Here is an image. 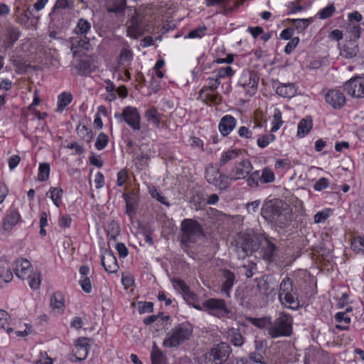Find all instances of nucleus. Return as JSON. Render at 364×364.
<instances>
[{"mask_svg": "<svg viewBox=\"0 0 364 364\" xmlns=\"http://www.w3.org/2000/svg\"><path fill=\"white\" fill-rule=\"evenodd\" d=\"M291 24L299 32L304 31L309 24L308 19H292L291 20Z\"/></svg>", "mask_w": 364, "mask_h": 364, "instance_id": "nucleus-54", "label": "nucleus"}, {"mask_svg": "<svg viewBox=\"0 0 364 364\" xmlns=\"http://www.w3.org/2000/svg\"><path fill=\"white\" fill-rule=\"evenodd\" d=\"M91 30V23L82 18L78 20L76 27L74 29V33L77 35L86 36Z\"/></svg>", "mask_w": 364, "mask_h": 364, "instance_id": "nucleus-30", "label": "nucleus"}, {"mask_svg": "<svg viewBox=\"0 0 364 364\" xmlns=\"http://www.w3.org/2000/svg\"><path fill=\"white\" fill-rule=\"evenodd\" d=\"M137 309L139 313L142 314L145 313H150L154 311V304L152 302L139 301L137 304Z\"/></svg>", "mask_w": 364, "mask_h": 364, "instance_id": "nucleus-55", "label": "nucleus"}, {"mask_svg": "<svg viewBox=\"0 0 364 364\" xmlns=\"http://www.w3.org/2000/svg\"><path fill=\"white\" fill-rule=\"evenodd\" d=\"M275 139V136L273 134H268L264 135H261L257 139V144L259 147L264 148L267 146L269 143L272 142Z\"/></svg>", "mask_w": 364, "mask_h": 364, "instance_id": "nucleus-47", "label": "nucleus"}, {"mask_svg": "<svg viewBox=\"0 0 364 364\" xmlns=\"http://www.w3.org/2000/svg\"><path fill=\"white\" fill-rule=\"evenodd\" d=\"M79 284H80L82 289L85 293H90L91 292V291H92V284H91V282H90V277H81L80 279V280H79Z\"/></svg>", "mask_w": 364, "mask_h": 364, "instance_id": "nucleus-60", "label": "nucleus"}, {"mask_svg": "<svg viewBox=\"0 0 364 364\" xmlns=\"http://www.w3.org/2000/svg\"><path fill=\"white\" fill-rule=\"evenodd\" d=\"M299 42V38L298 37H294L291 39V41L287 43L285 47L284 52L287 54H290L297 46Z\"/></svg>", "mask_w": 364, "mask_h": 364, "instance_id": "nucleus-64", "label": "nucleus"}, {"mask_svg": "<svg viewBox=\"0 0 364 364\" xmlns=\"http://www.w3.org/2000/svg\"><path fill=\"white\" fill-rule=\"evenodd\" d=\"M329 185L328 180L326 178H321L314 184V188L316 191H320L326 188Z\"/></svg>", "mask_w": 364, "mask_h": 364, "instance_id": "nucleus-63", "label": "nucleus"}, {"mask_svg": "<svg viewBox=\"0 0 364 364\" xmlns=\"http://www.w3.org/2000/svg\"><path fill=\"white\" fill-rule=\"evenodd\" d=\"M246 320L250 321L252 325L259 328H264L267 326L272 324L271 318L269 317H262V318H253V317H247Z\"/></svg>", "mask_w": 364, "mask_h": 364, "instance_id": "nucleus-39", "label": "nucleus"}, {"mask_svg": "<svg viewBox=\"0 0 364 364\" xmlns=\"http://www.w3.org/2000/svg\"><path fill=\"white\" fill-rule=\"evenodd\" d=\"M133 59V53L127 48H122L119 54V64L124 65Z\"/></svg>", "mask_w": 364, "mask_h": 364, "instance_id": "nucleus-49", "label": "nucleus"}, {"mask_svg": "<svg viewBox=\"0 0 364 364\" xmlns=\"http://www.w3.org/2000/svg\"><path fill=\"white\" fill-rule=\"evenodd\" d=\"M101 264L108 273H115L118 271L119 265L116 257L111 251L105 250L101 255Z\"/></svg>", "mask_w": 364, "mask_h": 364, "instance_id": "nucleus-17", "label": "nucleus"}, {"mask_svg": "<svg viewBox=\"0 0 364 364\" xmlns=\"http://www.w3.org/2000/svg\"><path fill=\"white\" fill-rule=\"evenodd\" d=\"M347 93L354 97H364V77H355L344 84Z\"/></svg>", "mask_w": 364, "mask_h": 364, "instance_id": "nucleus-11", "label": "nucleus"}, {"mask_svg": "<svg viewBox=\"0 0 364 364\" xmlns=\"http://www.w3.org/2000/svg\"><path fill=\"white\" fill-rule=\"evenodd\" d=\"M13 269L17 277L24 280L31 277V273L33 272L31 262L23 258L17 259L13 264Z\"/></svg>", "mask_w": 364, "mask_h": 364, "instance_id": "nucleus-13", "label": "nucleus"}, {"mask_svg": "<svg viewBox=\"0 0 364 364\" xmlns=\"http://www.w3.org/2000/svg\"><path fill=\"white\" fill-rule=\"evenodd\" d=\"M180 242L183 247H189L204 236L202 225L196 220L184 219L181 223Z\"/></svg>", "mask_w": 364, "mask_h": 364, "instance_id": "nucleus-2", "label": "nucleus"}, {"mask_svg": "<svg viewBox=\"0 0 364 364\" xmlns=\"http://www.w3.org/2000/svg\"><path fill=\"white\" fill-rule=\"evenodd\" d=\"M210 351L220 364H224L229 358L232 349L228 343L221 342L215 345Z\"/></svg>", "mask_w": 364, "mask_h": 364, "instance_id": "nucleus-14", "label": "nucleus"}, {"mask_svg": "<svg viewBox=\"0 0 364 364\" xmlns=\"http://www.w3.org/2000/svg\"><path fill=\"white\" fill-rule=\"evenodd\" d=\"M312 120L302 119L298 124L297 135L299 137H304L312 129Z\"/></svg>", "mask_w": 364, "mask_h": 364, "instance_id": "nucleus-34", "label": "nucleus"}, {"mask_svg": "<svg viewBox=\"0 0 364 364\" xmlns=\"http://www.w3.org/2000/svg\"><path fill=\"white\" fill-rule=\"evenodd\" d=\"M326 102L334 109H341L346 104V97L337 90H329L325 96Z\"/></svg>", "mask_w": 364, "mask_h": 364, "instance_id": "nucleus-16", "label": "nucleus"}, {"mask_svg": "<svg viewBox=\"0 0 364 364\" xmlns=\"http://www.w3.org/2000/svg\"><path fill=\"white\" fill-rule=\"evenodd\" d=\"M252 170V166L251 162L248 159H244L235 164L234 168L230 171V179L236 181L245 178Z\"/></svg>", "mask_w": 364, "mask_h": 364, "instance_id": "nucleus-12", "label": "nucleus"}, {"mask_svg": "<svg viewBox=\"0 0 364 364\" xmlns=\"http://www.w3.org/2000/svg\"><path fill=\"white\" fill-rule=\"evenodd\" d=\"M208 86L203 87L199 92V97L206 104L218 105L221 101V97L214 93L220 82L218 78H208Z\"/></svg>", "mask_w": 364, "mask_h": 364, "instance_id": "nucleus-8", "label": "nucleus"}, {"mask_svg": "<svg viewBox=\"0 0 364 364\" xmlns=\"http://www.w3.org/2000/svg\"><path fill=\"white\" fill-rule=\"evenodd\" d=\"M50 306L53 309L63 311L65 308L64 297L62 293L55 292L50 298Z\"/></svg>", "mask_w": 364, "mask_h": 364, "instance_id": "nucleus-37", "label": "nucleus"}, {"mask_svg": "<svg viewBox=\"0 0 364 364\" xmlns=\"http://www.w3.org/2000/svg\"><path fill=\"white\" fill-rule=\"evenodd\" d=\"M50 165L47 163L40 164L38 179L40 181H46L49 178Z\"/></svg>", "mask_w": 364, "mask_h": 364, "instance_id": "nucleus-46", "label": "nucleus"}, {"mask_svg": "<svg viewBox=\"0 0 364 364\" xmlns=\"http://www.w3.org/2000/svg\"><path fill=\"white\" fill-rule=\"evenodd\" d=\"M360 31L361 28L360 26L355 24L350 25V33L351 35L350 41H355L356 42L360 36Z\"/></svg>", "mask_w": 364, "mask_h": 364, "instance_id": "nucleus-61", "label": "nucleus"}, {"mask_svg": "<svg viewBox=\"0 0 364 364\" xmlns=\"http://www.w3.org/2000/svg\"><path fill=\"white\" fill-rule=\"evenodd\" d=\"M193 333V328L190 323H179L173 328L163 341L166 348H176L190 339Z\"/></svg>", "mask_w": 364, "mask_h": 364, "instance_id": "nucleus-3", "label": "nucleus"}, {"mask_svg": "<svg viewBox=\"0 0 364 364\" xmlns=\"http://www.w3.org/2000/svg\"><path fill=\"white\" fill-rule=\"evenodd\" d=\"M282 124L283 121L282 120V113L279 109H275L273 115V122L271 132H274L277 131Z\"/></svg>", "mask_w": 364, "mask_h": 364, "instance_id": "nucleus-50", "label": "nucleus"}, {"mask_svg": "<svg viewBox=\"0 0 364 364\" xmlns=\"http://www.w3.org/2000/svg\"><path fill=\"white\" fill-rule=\"evenodd\" d=\"M351 248L356 253H364V237H354L351 242Z\"/></svg>", "mask_w": 364, "mask_h": 364, "instance_id": "nucleus-43", "label": "nucleus"}, {"mask_svg": "<svg viewBox=\"0 0 364 364\" xmlns=\"http://www.w3.org/2000/svg\"><path fill=\"white\" fill-rule=\"evenodd\" d=\"M220 173V167L215 168L213 164L208 165L205 169V178L208 183H215V178Z\"/></svg>", "mask_w": 364, "mask_h": 364, "instance_id": "nucleus-41", "label": "nucleus"}, {"mask_svg": "<svg viewBox=\"0 0 364 364\" xmlns=\"http://www.w3.org/2000/svg\"><path fill=\"white\" fill-rule=\"evenodd\" d=\"M10 315L4 310H0V329H5L8 334L14 331V328L9 327Z\"/></svg>", "mask_w": 364, "mask_h": 364, "instance_id": "nucleus-36", "label": "nucleus"}, {"mask_svg": "<svg viewBox=\"0 0 364 364\" xmlns=\"http://www.w3.org/2000/svg\"><path fill=\"white\" fill-rule=\"evenodd\" d=\"M123 198L126 202V213L132 217L136 210L139 203V197L136 191H132L123 194Z\"/></svg>", "mask_w": 364, "mask_h": 364, "instance_id": "nucleus-18", "label": "nucleus"}, {"mask_svg": "<svg viewBox=\"0 0 364 364\" xmlns=\"http://www.w3.org/2000/svg\"><path fill=\"white\" fill-rule=\"evenodd\" d=\"M172 282L175 289L181 291L183 295L190 290L188 286L182 279L174 278L172 279Z\"/></svg>", "mask_w": 364, "mask_h": 364, "instance_id": "nucleus-51", "label": "nucleus"}, {"mask_svg": "<svg viewBox=\"0 0 364 364\" xmlns=\"http://www.w3.org/2000/svg\"><path fill=\"white\" fill-rule=\"evenodd\" d=\"M221 282V292L225 294L227 297H230V291L235 282V274L228 269L223 270Z\"/></svg>", "mask_w": 364, "mask_h": 364, "instance_id": "nucleus-19", "label": "nucleus"}, {"mask_svg": "<svg viewBox=\"0 0 364 364\" xmlns=\"http://www.w3.org/2000/svg\"><path fill=\"white\" fill-rule=\"evenodd\" d=\"M16 21L26 28H30L36 26L38 17L33 16L30 8H27L17 16Z\"/></svg>", "mask_w": 364, "mask_h": 364, "instance_id": "nucleus-20", "label": "nucleus"}, {"mask_svg": "<svg viewBox=\"0 0 364 364\" xmlns=\"http://www.w3.org/2000/svg\"><path fill=\"white\" fill-rule=\"evenodd\" d=\"M151 359L152 364H165L166 356L158 348L156 343H154L152 347Z\"/></svg>", "mask_w": 364, "mask_h": 364, "instance_id": "nucleus-33", "label": "nucleus"}, {"mask_svg": "<svg viewBox=\"0 0 364 364\" xmlns=\"http://www.w3.org/2000/svg\"><path fill=\"white\" fill-rule=\"evenodd\" d=\"M199 364H220L209 350L199 359Z\"/></svg>", "mask_w": 364, "mask_h": 364, "instance_id": "nucleus-52", "label": "nucleus"}, {"mask_svg": "<svg viewBox=\"0 0 364 364\" xmlns=\"http://www.w3.org/2000/svg\"><path fill=\"white\" fill-rule=\"evenodd\" d=\"M26 279L28 280V284L30 287L32 289H37L40 287L41 284V274L39 272H33L31 273V277L29 278H26Z\"/></svg>", "mask_w": 364, "mask_h": 364, "instance_id": "nucleus-48", "label": "nucleus"}, {"mask_svg": "<svg viewBox=\"0 0 364 364\" xmlns=\"http://www.w3.org/2000/svg\"><path fill=\"white\" fill-rule=\"evenodd\" d=\"M225 333L227 340L235 347H241L245 342V338L239 328H229Z\"/></svg>", "mask_w": 364, "mask_h": 364, "instance_id": "nucleus-21", "label": "nucleus"}, {"mask_svg": "<svg viewBox=\"0 0 364 364\" xmlns=\"http://www.w3.org/2000/svg\"><path fill=\"white\" fill-rule=\"evenodd\" d=\"M203 310L217 317L227 316L230 313L225 300L222 299L212 298L205 300L203 303Z\"/></svg>", "mask_w": 364, "mask_h": 364, "instance_id": "nucleus-9", "label": "nucleus"}, {"mask_svg": "<svg viewBox=\"0 0 364 364\" xmlns=\"http://www.w3.org/2000/svg\"><path fill=\"white\" fill-rule=\"evenodd\" d=\"M21 32L19 29L14 26L7 28L4 35V47L5 49L13 46L20 36Z\"/></svg>", "mask_w": 364, "mask_h": 364, "instance_id": "nucleus-24", "label": "nucleus"}, {"mask_svg": "<svg viewBox=\"0 0 364 364\" xmlns=\"http://www.w3.org/2000/svg\"><path fill=\"white\" fill-rule=\"evenodd\" d=\"M235 242L236 251L242 258L251 255L259 247L257 237L245 232L238 233L235 237Z\"/></svg>", "mask_w": 364, "mask_h": 364, "instance_id": "nucleus-5", "label": "nucleus"}, {"mask_svg": "<svg viewBox=\"0 0 364 364\" xmlns=\"http://www.w3.org/2000/svg\"><path fill=\"white\" fill-rule=\"evenodd\" d=\"M144 117L148 122L152 123L155 127H159L161 114L155 107L148 109L144 113Z\"/></svg>", "mask_w": 364, "mask_h": 364, "instance_id": "nucleus-29", "label": "nucleus"}, {"mask_svg": "<svg viewBox=\"0 0 364 364\" xmlns=\"http://www.w3.org/2000/svg\"><path fill=\"white\" fill-rule=\"evenodd\" d=\"M149 193L150 195L152 196V198H155L156 200H157L159 202H160L162 204H164L167 206H169V203H168V201L166 200V197H164V196H162L158 191L156 188H155L154 187H153L152 188H150L149 189Z\"/></svg>", "mask_w": 364, "mask_h": 364, "instance_id": "nucleus-58", "label": "nucleus"}, {"mask_svg": "<svg viewBox=\"0 0 364 364\" xmlns=\"http://www.w3.org/2000/svg\"><path fill=\"white\" fill-rule=\"evenodd\" d=\"M89 341L90 338L87 337H80L77 339L73 352L76 360L82 361L87 358L90 350Z\"/></svg>", "mask_w": 364, "mask_h": 364, "instance_id": "nucleus-15", "label": "nucleus"}, {"mask_svg": "<svg viewBox=\"0 0 364 364\" xmlns=\"http://www.w3.org/2000/svg\"><path fill=\"white\" fill-rule=\"evenodd\" d=\"M107 143H108L107 135L104 133H100L97 138V141L95 142V146L97 149L102 150L107 145Z\"/></svg>", "mask_w": 364, "mask_h": 364, "instance_id": "nucleus-57", "label": "nucleus"}, {"mask_svg": "<svg viewBox=\"0 0 364 364\" xmlns=\"http://www.w3.org/2000/svg\"><path fill=\"white\" fill-rule=\"evenodd\" d=\"M359 53V48L355 41H349L343 45L341 49L340 54L346 58H353Z\"/></svg>", "mask_w": 364, "mask_h": 364, "instance_id": "nucleus-25", "label": "nucleus"}, {"mask_svg": "<svg viewBox=\"0 0 364 364\" xmlns=\"http://www.w3.org/2000/svg\"><path fill=\"white\" fill-rule=\"evenodd\" d=\"M183 296L188 305L192 306L197 310H203V306H201L198 303V296L195 293L189 290L185 294H183Z\"/></svg>", "mask_w": 364, "mask_h": 364, "instance_id": "nucleus-40", "label": "nucleus"}, {"mask_svg": "<svg viewBox=\"0 0 364 364\" xmlns=\"http://www.w3.org/2000/svg\"><path fill=\"white\" fill-rule=\"evenodd\" d=\"M330 209L319 211L314 215V222L316 223H321L325 222L330 216Z\"/></svg>", "mask_w": 364, "mask_h": 364, "instance_id": "nucleus-59", "label": "nucleus"}, {"mask_svg": "<svg viewBox=\"0 0 364 364\" xmlns=\"http://www.w3.org/2000/svg\"><path fill=\"white\" fill-rule=\"evenodd\" d=\"M215 183H212L215 187L220 190H225L230 186V179L229 174L225 175L219 173L218 176L215 178Z\"/></svg>", "mask_w": 364, "mask_h": 364, "instance_id": "nucleus-35", "label": "nucleus"}, {"mask_svg": "<svg viewBox=\"0 0 364 364\" xmlns=\"http://www.w3.org/2000/svg\"><path fill=\"white\" fill-rule=\"evenodd\" d=\"M73 100V95L66 92H62L58 97V111H63Z\"/></svg>", "mask_w": 364, "mask_h": 364, "instance_id": "nucleus-38", "label": "nucleus"}, {"mask_svg": "<svg viewBox=\"0 0 364 364\" xmlns=\"http://www.w3.org/2000/svg\"><path fill=\"white\" fill-rule=\"evenodd\" d=\"M114 117L119 122L127 123L134 131H139L141 129V116L136 107L127 106L122 113L116 112Z\"/></svg>", "mask_w": 364, "mask_h": 364, "instance_id": "nucleus-7", "label": "nucleus"}, {"mask_svg": "<svg viewBox=\"0 0 364 364\" xmlns=\"http://www.w3.org/2000/svg\"><path fill=\"white\" fill-rule=\"evenodd\" d=\"M296 90L293 83L282 84L277 88V94L283 97H291L295 95Z\"/></svg>", "mask_w": 364, "mask_h": 364, "instance_id": "nucleus-28", "label": "nucleus"}, {"mask_svg": "<svg viewBox=\"0 0 364 364\" xmlns=\"http://www.w3.org/2000/svg\"><path fill=\"white\" fill-rule=\"evenodd\" d=\"M0 278H1L5 282H9L13 279V274L7 263H4L0 266Z\"/></svg>", "mask_w": 364, "mask_h": 364, "instance_id": "nucleus-42", "label": "nucleus"}, {"mask_svg": "<svg viewBox=\"0 0 364 364\" xmlns=\"http://www.w3.org/2000/svg\"><path fill=\"white\" fill-rule=\"evenodd\" d=\"M279 300L282 304H289L287 307L289 309H299L297 289L294 287L293 281L288 277L284 278L280 283Z\"/></svg>", "mask_w": 364, "mask_h": 364, "instance_id": "nucleus-4", "label": "nucleus"}, {"mask_svg": "<svg viewBox=\"0 0 364 364\" xmlns=\"http://www.w3.org/2000/svg\"><path fill=\"white\" fill-rule=\"evenodd\" d=\"M259 77L256 73L249 70L243 71L238 84L242 86L250 96L254 95L258 87Z\"/></svg>", "mask_w": 364, "mask_h": 364, "instance_id": "nucleus-10", "label": "nucleus"}, {"mask_svg": "<svg viewBox=\"0 0 364 364\" xmlns=\"http://www.w3.org/2000/svg\"><path fill=\"white\" fill-rule=\"evenodd\" d=\"M73 2L70 0H57L52 11L50 13V16H52L55 14L56 10L59 9H65L70 6Z\"/></svg>", "mask_w": 364, "mask_h": 364, "instance_id": "nucleus-56", "label": "nucleus"}, {"mask_svg": "<svg viewBox=\"0 0 364 364\" xmlns=\"http://www.w3.org/2000/svg\"><path fill=\"white\" fill-rule=\"evenodd\" d=\"M70 49L73 50V57H76L77 55V51L75 50L77 48H83L86 50L89 49L90 46V38L87 36H78L72 37L70 38Z\"/></svg>", "mask_w": 364, "mask_h": 364, "instance_id": "nucleus-23", "label": "nucleus"}, {"mask_svg": "<svg viewBox=\"0 0 364 364\" xmlns=\"http://www.w3.org/2000/svg\"><path fill=\"white\" fill-rule=\"evenodd\" d=\"M206 31L205 26H200L197 28L190 31L188 34V37L190 38H200L202 37Z\"/></svg>", "mask_w": 364, "mask_h": 364, "instance_id": "nucleus-62", "label": "nucleus"}, {"mask_svg": "<svg viewBox=\"0 0 364 364\" xmlns=\"http://www.w3.org/2000/svg\"><path fill=\"white\" fill-rule=\"evenodd\" d=\"M275 176L272 170L268 167L262 169L261 173V182L263 183H272L274 181Z\"/></svg>", "mask_w": 364, "mask_h": 364, "instance_id": "nucleus-45", "label": "nucleus"}, {"mask_svg": "<svg viewBox=\"0 0 364 364\" xmlns=\"http://www.w3.org/2000/svg\"><path fill=\"white\" fill-rule=\"evenodd\" d=\"M336 8L333 4H330L326 7L321 9L318 13V16L321 19H326L331 17L335 12Z\"/></svg>", "mask_w": 364, "mask_h": 364, "instance_id": "nucleus-53", "label": "nucleus"}, {"mask_svg": "<svg viewBox=\"0 0 364 364\" xmlns=\"http://www.w3.org/2000/svg\"><path fill=\"white\" fill-rule=\"evenodd\" d=\"M144 29L136 20L132 19L129 26H128L127 32V35L133 38H137L143 35Z\"/></svg>", "mask_w": 364, "mask_h": 364, "instance_id": "nucleus-27", "label": "nucleus"}, {"mask_svg": "<svg viewBox=\"0 0 364 364\" xmlns=\"http://www.w3.org/2000/svg\"><path fill=\"white\" fill-rule=\"evenodd\" d=\"M20 215L16 210H11L4 219L3 229L11 230L18 221Z\"/></svg>", "mask_w": 364, "mask_h": 364, "instance_id": "nucleus-26", "label": "nucleus"}, {"mask_svg": "<svg viewBox=\"0 0 364 364\" xmlns=\"http://www.w3.org/2000/svg\"><path fill=\"white\" fill-rule=\"evenodd\" d=\"M49 192L50 193V198L54 204L59 207L61 204V197L63 195V190L60 188H50Z\"/></svg>", "mask_w": 364, "mask_h": 364, "instance_id": "nucleus-44", "label": "nucleus"}, {"mask_svg": "<svg viewBox=\"0 0 364 364\" xmlns=\"http://www.w3.org/2000/svg\"><path fill=\"white\" fill-rule=\"evenodd\" d=\"M262 215L271 222L285 225L291 220L289 205L280 199H273L264 203L261 209Z\"/></svg>", "mask_w": 364, "mask_h": 364, "instance_id": "nucleus-1", "label": "nucleus"}, {"mask_svg": "<svg viewBox=\"0 0 364 364\" xmlns=\"http://www.w3.org/2000/svg\"><path fill=\"white\" fill-rule=\"evenodd\" d=\"M292 317L285 313L279 314L268 328V334L272 338L289 336L292 333Z\"/></svg>", "mask_w": 364, "mask_h": 364, "instance_id": "nucleus-6", "label": "nucleus"}, {"mask_svg": "<svg viewBox=\"0 0 364 364\" xmlns=\"http://www.w3.org/2000/svg\"><path fill=\"white\" fill-rule=\"evenodd\" d=\"M240 153L241 151L239 149L228 150L223 152L219 161V167L222 168L230 161L236 159L240 154Z\"/></svg>", "mask_w": 364, "mask_h": 364, "instance_id": "nucleus-32", "label": "nucleus"}, {"mask_svg": "<svg viewBox=\"0 0 364 364\" xmlns=\"http://www.w3.org/2000/svg\"><path fill=\"white\" fill-rule=\"evenodd\" d=\"M275 250L274 244L268 239H265L262 245L263 258L267 261H272Z\"/></svg>", "mask_w": 364, "mask_h": 364, "instance_id": "nucleus-31", "label": "nucleus"}, {"mask_svg": "<svg viewBox=\"0 0 364 364\" xmlns=\"http://www.w3.org/2000/svg\"><path fill=\"white\" fill-rule=\"evenodd\" d=\"M236 119L231 115H225L222 117L219 124V130L223 136H228L235 127Z\"/></svg>", "mask_w": 364, "mask_h": 364, "instance_id": "nucleus-22", "label": "nucleus"}]
</instances>
